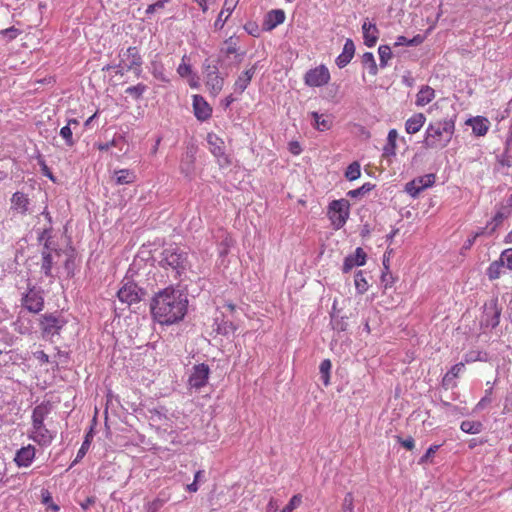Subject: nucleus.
Returning <instances> with one entry per match:
<instances>
[{"instance_id": "f257e3e1", "label": "nucleus", "mask_w": 512, "mask_h": 512, "mask_svg": "<svg viewBox=\"0 0 512 512\" xmlns=\"http://www.w3.org/2000/svg\"><path fill=\"white\" fill-rule=\"evenodd\" d=\"M188 309V299L181 291L167 287L157 292L150 302L154 321L161 325H173L181 321Z\"/></svg>"}, {"instance_id": "f03ea898", "label": "nucleus", "mask_w": 512, "mask_h": 512, "mask_svg": "<svg viewBox=\"0 0 512 512\" xmlns=\"http://www.w3.org/2000/svg\"><path fill=\"white\" fill-rule=\"evenodd\" d=\"M159 264L175 272V277H181L189 266L188 254L178 246H169L162 251Z\"/></svg>"}, {"instance_id": "7ed1b4c3", "label": "nucleus", "mask_w": 512, "mask_h": 512, "mask_svg": "<svg viewBox=\"0 0 512 512\" xmlns=\"http://www.w3.org/2000/svg\"><path fill=\"white\" fill-rule=\"evenodd\" d=\"M120 62L115 65L116 74L123 76L127 71H133L136 77L142 74L143 59L137 47H128L126 50L122 49L119 52Z\"/></svg>"}, {"instance_id": "20e7f679", "label": "nucleus", "mask_w": 512, "mask_h": 512, "mask_svg": "<svg viewBox=\"0 0 512 512\" xmlns=\"http://www.w3.org/2000/svg\"><path fill=\"white\" fill-rule=\"evenodd\" d=\"M350 215V203L346 199L333 200L329 203L327 216L335 229L342 228Z\"/></svg>"}, {"instance_id": "39448f33", "label": "nucleus", "mask_w": 512, "mask_h": 512, "mask_svg": "<svg viewBox=\"0 0 512 512\" xmlns=\"http://www.w3.org/2000/svg\"><path fill=\"white\" fill-rule=\"evenodd\" d=\"M146 293V290L138 286L137 283L131 280H127L125 282L123 281L122 286L117 292V297L119 301L130 306L142 301Z\"/></svg>"}, {"instance_id": "423d86ee", "label": "nucleus", "mask_w": 512, "mask_h": 512, "mask_svg": "<svg viewBox=\"0 0 512 512\" xmlns=\"http://www.w3.org/2000/svg\"><path fill=\"white\" fill-rule=\"evenodd\" d=\"M66 319L61 315L46 313L41 316L40 327L44 336L58 335L66 325Z\"/></svg>"}, {"instance_id": "0eeeda50", "label": "nucleus", "mask_w": 512, "mask_h": 512, "mask_svg": "<svg viewBox=\"0 0 512 512\" xmlns=\"http://www.w3.org/2000/svg\"><path fill=\"white\" fill-rule=\"evenodd\" d=\"M207 142L211 153L217 158L220 167H228L231 164L229 157L225 153L224 141L215 133H208Z\"/></svg>"}, {"instance_id": "6e6552de", "label": "nucleus", "mask_w": 512, "mask_h": 512, "mask_svg": "<svg viewBox=\"0 0 512 512\" xmlns=\"http://www.w3.org/2000/svg\"><path fill=\"white\" fill-rule=\"evenodd\" d=\"M484 311L481 320L482 327L496 328L500 322L501 308L498 307L497 298L484 304Z\"/></svg>"}, {"instance_id": "1a4fd4ad", "label": "nucleus", "mask_w": 512, "mask_h": 512, "mask_svg": "<svg viewBox=\"0 0 512 512\" xmlns=\"http://www.w3.org/2000/svg\"><path fill=\"white\" fill-rule=\"evenodd\" d=\"M198 147L194 142H189L186 151L180 162V172L187 178H192L195 174V159Z\"/></svg>"}, {"instance_id": "9d476101", "label": "nucleus", "mask_w": 512, "mask_h": 512, "mask_svg": "<svg viewBox=\"0 0 512 512\" xmlns=\"http://www.w3.org/2000/svg\"><path fill=\"white\" fill-rule=\"evenodd\" d=\"M452 136L453 130H426L424 143L430 148H443Z\"/></svg>"}, {"instance_id": "9b49d317", "label": "nucleus", "mask_w": 512, "mask_h": 512, "mask_svg": "<svg viewBox=\"0 0 512 512\" xmlns=\"http://www.w3.org/2000/svg\"><path fill=\"white\" fill-rule=\"evenodd\" d=\"M22 305L32 313H39L44 307V298L41 291L37 290L34 286L29 287L28 292L23 295Z\"/></svg>"}, {"instance_id": "f8f14e48", "label": "nucleus", "mask_w": 512, "mask_h": 512, "mask_svg": "<svg viewBox=\"0 0 512 512\" xmlns=\"http://www.w3.org/2000/svg\"><path fill=\"white\" fill-rule=\"evenodd\" d=\"M305 84L310 87H320L327 84L330 80V73L326 66L320 65L306 72Z\"/></svg>"}, {"instance_id": "ddd939ff", "label": "nucleus", "mask_w": 512, "mask_h": 512, "mask_svg": "<svg viewBox=\"0 0 512 512\" xmlns=\"http://www.w3.org/2000/svg\"><path fill=\"white\" fill-rule=\"evenodd\" d=\"M210 374V368L205 363H200L193 366L191 374L188 379V385L191 388L200 389L207 384Z\"/></svg>"}, {"instance_id": "4468645a", "label": "nucleus", "mask_w": 512, "mask_h": 512, "mask_svg": "<svg viewBox=\"0 0 512 512\" xmlns=\"http://www.w3.org/2000/svg\"><path fill=\"white\" fill-rule=\"evenodd\" d=\"M30 438L41 446L51 444L54 435L48 430L44 423L32 424V434Z\"/></svg>"}, {"instance_id": "2eb2a0df", "label": "nucleus", "mask_w": 512, "mask_h": 512, "mask_svg": "<svg viewBox=\"0 0 512 512\" xmlns=\"http://www.w3.org/2000/svg\"><path fill=\"white\" fill-rule=\"evenodd\" d=\"M367 254L365 251L358 247L355 250L354 254H350L344 258L342 271L343 273H348L356 266H363L366 263Z\"/></svg>"}, {"instance_id": "dca6fc26", "label": "nucleus", "mask_w": 512, "mask_h": 512, "mask_svg": "<svg viewBox=\"0 0 512 512\" xmlns=\"http://www.w3.org/2000/svg\"><path fill=\"white\" fill-rule=\"evenodd\" d=\"M35 452V447L30 444L25 447H21L15 454L14 462L18 467H28L32 464L35 458Z\"/></svg>"}, {"instance_id": "f3484780", "label": "nucleus", "mask_w": 512, "mask_h": 512, "mask_svg": "<svg viewBox=\"0 0 512 512\" xmlns=\"http://www.w3.org/2000/svg\"><path fill=\"white\" fill-rule=\"evenodd\" d=\"M362 33L364 44L368 47L375 46L379 38V29L376 24L371 23L368 18H366L362 24Z\"/></svg>"}, {"instance_id": "a211bd4d", "label": "nucleus", "mask_w": 512, "mask_h": 512, "mask_svg": "<svg viewBox=\"0 0 512 512\" xmlns=\"http://www.w3.org/2000/svg\"><path fill=\"white\" fill-rule=\"evenodd\" d=\"M256 69H257V63L252 65L249 69L243 71L238 76V78L236 79V81L234 83V91L235 92L242 94L246 90V88L250 84V82L256 72Z\"/></svg>"}, {"instance_id": "6ab92c4d", "label": "nucleus", "mask_w": 512, "mask_h": 512, "mask_svg": "<svg viewBox=\"0 0 512 512\" xmlns=\"http://www.w3.org/2000/svg\"><path fill=\"white\" fill-rule=\"evenodd\" d=\"M285 21V13L281 9L271 10L265 16L263 22L264 30L271 31Z\"/></svg>"}, {"instance_id": "aec40b11", "label": "nucleus", "mask_w": 512, "mask_h": 512, "mask_svg": "<svg viewBox=\"0 0 512 512\" xmlns=\"http://www.w3.org/2000/svg\"><path fill=\"white\" fill-rule=\"evenodd\" d=\"M355 54V45L352 39H346L342 53L336 58V64L339 68H344L350 63Z\"/></svg>"}, {"instance_id": "412c9836", "label": "nucleus", "mask_w": 512, "mask_h": 512, "mask_svg": "<svg viewBox=\"0 0 512 512\" xmlns=\"http://www.w3.org/2000/svg\"><path fill=\"white\" fill-rule=\"evenodd\" d=\"M226 76L227 74L222 75L220 73L204 77L205 84L213 96H217L222 91Z\"/></svg>"}, {"instance_id": "4be33fe9", "label": "nucleus", "mask_w": 512, "mask_h": 512, "mask_svg": "<svg viewBox=\"0 0 512 512\" xmlns=\"http://www.w3.org/2000/svg\"><path fill=\"white\" fill-rule=\"evenodd\" d=\"M52 405L49 401L37 405L32 412V424L44 423L45 418L51 412Z\"/></svg>"}, {"instance_id": "5701e85b", "label": "nucleus", "mask_w": 512, "mask_h": 512, "mask_svg": "<svg viewBox=\"0 0 512 512\" xmlns=\"http://www.w3.org/2000/svg\"><path fill=\"white\" fill-rule=\"evenodd\" d=\"M193 107L195 116L199 120H205L211 115V108L208 104L203 100L201 96H194Z\"/></svg>"}, {"instance_id": "b1692460", "label": "nucleus", "mask_w": 512, "mask_h": 512, "mask_svg": "<svg viewBox=\"0 0 512 512\" xmlns=\"http://www.w3.org/2000/svg\"><path fill=\"white\" fill-rule=\"evenodd\" d=\"M12 208L21 214L28 211L29 199L23 192L17 191L11 198Z\"/></svg>"}, {"instance_id": "393cba45", "label": "nucleus", "mask_w": 512, "mask_h": 512, "mask_svg": "<svg viewBox=\"0 0 512 512\" xmlns=\"http://www.w3.org/2000/svg\"><path fill=\"white\" fill-rule=\"evenodd\" d=\"M464 363L460 362L451 367V369L444 375L442 379V386L446 389L454 387V379L463 371Z\"/></svg>"}, {"instance_id": "a878e982", "label": "nucleus", "mask_w": 512, "mask_h": 512, "mask_svg": "<svg viewBox=\"0 0 512 512\" xmlns=\"http://www.w3.org/2000/svg\"><path fill=\"white\" fill-rule=\"evenodd\" d=\"M114 175L116 185L132 184L136 181V175L134 171L130 169L115 170Z\"/></svg>"}, {"instance_id": "bb28decb", "label": "nucleus", "mask_w": 512, "mask_h": 512, "mask_svg": "<svg viewBox=\"0 0 512 512\" xmlns=\"http://www.w3.org/2000/svg\"><path fill=\"white\" fill-rule=\"evenodd\" d=\"M225 44H227V48L221 49L219 55H221V57L224 58V56H229L230 54H235L236 55L235 58H236L237 63H240L242 61L243 56H244L245 53L244 52L238 53V49H237V46H236V42L234 41V38L233 37H229L225 41Z\"/></svg>"}, {"instance_id": "cd10ccee", "label": "nucleus", "mask_w": 512, "mask_h": 512, "mask_svg": "<svg viewBox=\"0 0 512 512\" xmlns=\"http://www.w3.org/2000/svg\"><path fill=\"white\" fill-rule=\"evenodd\" d=\"M435 96V91L430 86H423L416 95V105L425 106L430 103Z\"/></svg>"}, {"instance_id": "c85d7f7f", "label": "nucleus", "mask_w": 512, "mask_h": 512, "mask_svg": "<svg viewBox=\"0 0 512 512\" xmlns=\"http://www.w3.org/2000/svg\"><path fill=\"white\" fill-rule=\"evenodd\" d=\"M224 61V58L221 55H218L216 60H211L210 58L205 59L203 63V74L204 77L208 75L220 74L218 65Z\"/></svg>"}, {"instance_id": "c756f323", "label": "nucleus", "mask_w": 512, "mask_h": 512, "mask_svg": "<svg viewBox=\"0 0 512 512\" xmlns=\"http://www.w3.org/2000/svg\"><path fill=\"white\" fill-rule=\"evenodd\" d=\"M215 331L223 336H228L230 334H233L236 330L235 325L228 320L222 319L221 321H218V319L215 320Z\"/></svg>"}, {"instance_id": "7c9ffc66", "label": "nucleus", "mask_w": 512, "mask_h": 512, "mask_svg": "<svg viewBox=\"0 0 512 512\" xmlns=\"http://www.w3.org/2000/svg\"><path fill=\"white\" fill-rule=\"evenodd\" d=\"M504 267L503 261L500 259L493 261L490 263L486 270V275L489 280H496L498 279L502 274V269Z\"/></svg>"}, {"instance_id": "2f4dec72", "label": "nucleus", "mask_w": 512, "mask_h": 512, "mask_svg": "<svg viewBox=\"0 0 512 512\" xmlns=\"http://www.w3.org/2000/svg\"><path fill=\"white\" fill-rule=\"evenodd\" d=\"M425 40L424 35L417 34L413 38L408 39L405 36H398L394 46H418Z\"/></svg>"}, {"instance_id": "473e14b6", "label": "nucleus", "mask_w": 512, "mask_h": 512, "mask_svg": "<svg viewBox=\"0 0 512 512\" xmlns=\"http://www.w3.org/2000/svg\"><path fill=\"white\" fill-rule=\"evenodd\" d=\"M92 439H93V434H92V428H91L90 431L85 435L84 441L82 442V445L77 452V455L73 461V464H76L77 462H79L86 455V453L89 450V447L91 445Z\"/></svg>"}, {"instance_id": "72a5a7b5", "label": "nucleus", "mask_w": 512, "mask_h": 512, "mask_svg": "<svg viewBox=\"0 0 512 512\" xmlns=\"http://www.w3.org/2000/svg\"><path fill=\"white\" fill-rule=\"evenodd\" d=\"M361 61H362V64L368 68L369 74H371L372 76L377 75L378 67H377L373 53L365 52L362 55Z\"/></svg>"}, {"instance_id": "f704fd0d", "label": "nucleus", "mask_w": 512, "mask_h": 512, "mask_svg": "<svg viewBox=\"0 0 512 512\" xmlns=\"http://www.w3.org/2000/svg\"><path fill=\"white\" fill-rule=\"evenodd\" d=\"M332 363L329 359H324L319 366L320 379L325 386L330 384V371Z\"/></svg>"}, {"instance_id": "c9c22d12", "label": "nucleus", "mask_w": 512, "mask_h": 512, "mask_svg": "<svg viewBox=\"0 0 512 512\" xmlns=\"http://www.w3.org/2000/svg\"><path fill=\"white\" fill-rule=\"evenodd\" d=\"M42 264H41V270L47 277L52 276V267H53V259L52 255L49 251L42 250Z\"/></svg>"}, {"instance_id": "e433bc0d", "label": "nucleus", "mask_w": 512, "mask_h": 512, "mask_svg": "<svg viewBox=\"0 0 512 512\" xmlns=\"http://www.w3.org/2000/svg\"><path fill=\"white\" fill-rule=\"evenodd\" d=\"M460 428L465 433L478 434L482 431L483 425L479 421L465 420L461 423Z\"/></svg>"}, {"instance_id": "4c0bfd02", "label": "nucleus", "mask_w": 512, "mask_h": 512, "mask_svg": "<svg viewBox=\"0 0 512 512\" xmlns=\"http://www.w3.org/2000/svg\"><path fill=\"white\" fill-rule=\"evenodd\" d=\"M374 188H375L374 184L367 182V183H364L361 187H359L357 189L349 190L346 195L349 198H362L367 193L372 191Z\"/></svg>"}, {"instance_id": "58836bf2", "label": "nucleus", "mask_w": 512, "mask_h": 512, "mask_svg": "<svg viewBox=\"0 0 512 512\" xmlns=\"http://www.w3.org/2000/svg\"><path fill=\"white\" fill-rule=\"evenodd\" d=\"M331 325L333 330L337 332H344L348 328L347 317L332 314Z\"/></svg>"}, {"instance_id": "ea45409f", "label": "nucleus", "mask_w": 512, "mask_h": 512, "mask_svg": "<svg viewBox=\"0 0 512 512\" xmlns=\"http://www.w3.org/2000/svg\"><path fill=\"white\" fill-rule=\"evenodd\" d=\"M361 176V166L357 161L352 162L345 171V178L349 181L357 180Z\"/></svg>"}, {"instance_id": "a19ab883", "label": "nucleus", "mask_w": 512, "mask_h": 512, "mask_svg": "<svg viewBox=\"0 0 512 512\" xmlns=\"http://www.w3.org/2000/svg\"><path fill=\"white\" fill-rule=\"evenodd\" d=\"M148 87L143 83H138L135 86L126 88L125 93L132 96L133 99L139 100L143 94L147 91Z\"/></svg>"}, {"instance_id": "79ce46f5", "label": "nucleus", "mask_w": 512, "mask_h": 512, "mask_svg": "<svg viewBox=\"0 0 512 512\" xmlns=\"http://www.w3.org/2000/svg\"><path fill=\"white\" fill-rule=\"evenodd\" d=\"M354 283L355 288L359 294H364L369 288L368 282L364 277L363 271L361 270L357 271L355 274Z\"/></svg>"}, {"instance_id": "37998d69", "label": "nucleus", "mask_w": 512, "mask_h": 512, "mask_svg": "<svg viewBox=\"0 0 512 512\" xmlns=\"http://www.w3.org/2000/svg\"><path fill=\"white\" fill-rule=\"evenodd\" d=\"M464 124L468 126H472V128H488L489 121L487 118L482 116L470 117L464 120Z\"/></svg>"}, {"instance_id": "c03bdc74", "label": "nucleus", "mask_w": 512, "mask_h": 512, "mask_svg": "<svg viewBox=\"0 0 512 512\" xmlns=\"http://www.w3.org/2000/svg\"><path fill=\"white\" fill-rule=\"evenodd\" d=\"M378 54L380 59V67L385 68L388 64V61L392 58L391 47L388 45H381L378 48Z\"/></svg>"}, {"instance_id": "a18cd8bd", "label": "nucleus", "mask_w": 512, "mask_h": 512, "mask_svg": "<svg viewBox=\"0 0 512 512\" xmlns=\"http://www.w3.org/2000/svg\"><path fill=\"white\" fill-rule=\"evenodd\" d=\"M425 116L423 113H415L409 119H407L405 128H422L425 124Z\"/></svg>"}, {"instance_id": "49530a36", "label": "nucleus", "mask_w": 512, "mask_h": 512, "mask_svg": "<svg viewBox=\"0 0 512 512\" xmlns=\"http://www.w3.org/2000/svg\"><path fill=\"white\" fill-rule=\"evenodd\" d=\"M435 178L436 176L434 174H426L415 178V181L417 182L418 187L424 190L426 188L433 186V184L435 183Z\"/></svg>"}, {"instance_id": "de8ad7c7", "label": "nucleus", "mask_w": 512, "mask_h": 512, "mask_svg": "<svg viewBox=\"0 0 512 512\" xmlns=\"http://www.w3.org/2000/svg\"><path fill=\"white\" fill-rule=\"evenodd\" d=\"M151 72H152V75L156 79H158V80H160L162 82H168L169 81V79L167 78V76L164 73V68H163L162 64L153 62L152 63V71Z\"/></svg>"}, {"instance_id": "09e8293b", "label": "nucleus", "mask_w": 512, "mask_h": 512, "mask_svg": "<svg viewBox=\"0 0 512 512\" xmlns=\"http://www.w3.org/2000/svg\"><path fill=\"white\" fill-rule=\"evenodd\" d=\"M505 218V214L502 211H498L491 221H489V225H492L491 229L488 231V235L494 234L497 228L501 225Z\"/></svg>"}, {"instance_id": "8fccbe9b", "label": "nucleus", "mask_w": 512, "mask_h": 512, "mask_svg": "<svg viewBox=\"0 0 512 512\" xmlns=\"http://www.w3.org/2000/svg\"><path fill=\"white\" fill-rule=\"evenodd\" d=\"M492 393H493V388L490 387L488 389L485 390V395L480 399V401L477 403L475 409L476 410H482L484 409L488 404H490L492 402Z\"/></svg>"}, {"instance_id": "3c124183", "label": "nucleus", "mask_w": 512, "mask_h": 512, "mask_svg": "<svg viewBox=\"0 0 512 512\" xmlns=\"http://www.w3.org/2000/svg\"><path fill=\"white\" fill-rule=\"evenodd\" d=\"M302 502L301 495L297 494L292 496L288 504L283 508L282 512H293Z\"/></svg>"}, {"instance_id": "603ef678", "label": "nucleus", "mask_w": 512, "mask_h": 512, "mask_svg": "<svg viewBox=\"0 0 512 512\" xmlns=\"http://www.w3.org/2000/svg\"><path fill=\"white\" fill-rule=\"evenodd\" d=\"M499 259L503 261L504 267L512 270V248H508L502 251Z\"/></svg>"}, {"instance_id": "864d4df0", "label": "nucleus", "mask_w": 512, "mask_h": 512, "mask_svg": "<svg viewBox=\"0 0 512 512\" xmlns=\"http://www.w3.org/2000/svg\"><path fill=\"white\" fill-rule=\"evenodd\" d=\"M487 355L486 353L480 351H471L465 356V361L467 363L474 361H486Z\"/></svg>"}, {"instance_id": "5fc2aeb1", "label": "nucleus", "mask_w": 512, "mask_h": 512, "mask_svg": "<svg viewBox=\"0 0 512 512\" xmlns=\"http://www.w3.org/2000/svg\"><path fill=\"white\" fill-rule=\"evenodd\" d=\"M405 191L412 197H417L421 191H423L422 189H420V187H418L417 185V182L415 181V179H413L412 181L408 182L405 186Z\"/></svg>"}, {"instance_id": "6e6d98bb", "label": "nucleus", "mask_w": 512, "mask_h": 512, "mask_svg": "<svg viewBox=\"0 0 512 512\" xmlns=\"http://www.w3.org/2000/svg\"><path fill=\"white\" fill-rule=\"evenodd\" d=\"M394 281L395 278L393 277L390 270L382 271L381 284L384 286L385 289L392 287Z\"/></svg>"}, {"instance_id": "4d7b16f0", "label": "nucleus", "mask_w": 512, "mask_h": 512, "mask_svg": "<svg viewBox=\"0 0 512 512\" xmlns=\"http://www.w3.org/2000/svg\"><path fill=\"white\" fill-rule=\"evenodd\" d=\"M439 447H440L439 445H431L427 449L425 454L421 456V458L418 461V464H420V465L426 464L430 460V458L437 452Z\"/></svg>"}, {"instance_id": "13d9d810", "label": "nucleus", "mask_w": 512, "mask_h": 512, "mask_svg": "<svg viewBox=\"0 0 512 512\" xmlns=\"http://www.w3.org/2000/svg\"><path fill=\"white\" fill-rule=\"evenodd\" d=\"M341 512H354L353 497L351 493L346 494L344 497Z\"/></svg>"}, {"instance_id": "bf43d9fd", "label": "nucleus", "mask_w": 512, "mask_h": 512, "mask_svg": "<svg viewBox=\"0 0 512 512\" xmlns=\"http://www.w3.org/2000/svg\"><path fill=\"white\" fill-rule=\"evenodd\" d=\"M311 116H312V119L314 121L313 124L316 126V128H319V126H324L325 127V126H328L330 124L328 122V120L324 118V115H320L317 112H312Z\"/></svg>"}, {"instance_id": "052dcab7", "label": "nucleus", "mask_w": 512, "mask_h": 512, "mask_svg": "<svg viewBox=\"0 0 512 512\" xmlns=\"http://www.w3.org/2000/svg\"><path fill=\"white\" fill-rule=\"evenodd\" d=\"M229 15L227 14L226 15V10H225V7L223 8V10L219 13L215 23H214V27L216 29H222L225 22L227 21Z\"/></svg>"}, {"instance_id": "680f3d73", "label": "nucleus", "mask_w": 512, "mask_h": 512, "mask_svg": "<svg viewBox=\"0 0 512 512\" xmlns=\"http://www.w3.org/2000/svg\"><path fill=\"white\" fill-rule=\"evenodd\" d=\"M232 245V239L226 237L219 245V255L224 256L228 253L229 247Z\"/></svg>"}, {"instance_id": "e2e57ef3", "label": "nucleus", "mask_w": 512, "mask_h": 512, "mask_svg": "<svg viewBox=\"0 0 512 512\" xmlns=\"http://www.w3.org/2000/svg\"><path fill=\"white\" fill-rule=\"evenodd\" d=\"M166 2H167V0H158L155 3L149 5L146 9V14L150 15V14H153L157 9L164 8V5Z\"/></svg>"}, {"instance_id": "0e129e2a", "label": "nucleus", "mask_w": 512, "mask_h": 512, "mask_svg": "<svg viewBox=\"0 0 512 512\" xmlns=\"http://www.w3.org/2000/svg\"><path fill=\"white\" fill-rule=\"evenodd\" d=\"M395 148H396V142H389L387 140V143L385 144L383 148V155L384 156H394L395 155Z\"/></svg>"}, {"instance_id": "69168bd1", "label": "nucleus", "mask_w": 512, "mask_h": 512, "mask_svg": "<svg viewBox=\"0 0 512 512\" xmlns=\"http://www.w3.org/2000/svg\"><path fill=\"white\" fill-rule=\"evenodd\" d=\"M288 149L293 155H299L302 152L301 145L298 141L289 142Z\"/></svg>"}, {"instance_id": "338daca9", "label": "nucleus", "mask_w": 512, "mask_h": 512, "mask_svg": "<svg viewBox=\"0 0 512 512\" xmlns=\"http://www.w3.org/2000/svg\"><path fill=\"white\" fill-rule=\"evenodd\" d=\"M398 441L407 450H412L415 447V441L412 437H408L406 439H401L398 437Z\"/></svg>"}, {"instance_id": "774afa93", "label": "nucleus", "mask_w": 512, "mask_h": 512, "mask_svg": "<svg viewBox=\"0 0 512 512\" xmlns=\"http://www.w3.org/2000/svg\"><path fill=\"white\" fill-rule=\"evenodd\" d=\"M177 72L181 77H186L192 72L191 66L189 64L182 63L179 65Z\"/></svg>"}]
</instances>
